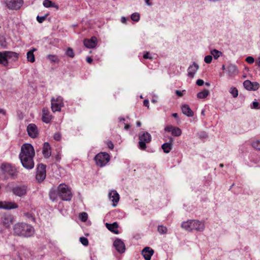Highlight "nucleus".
<instances>
[{"label":"nucleus","mask_w":260,"mask_h":260,"mask_svg":"<svg viewBox=\"0 0 260 260\" xmlns=\"http://www.w3.org/2000/svg\"><path fill=\"white\" fill-rule=\"evenodd\" d=\"M63 106V100L61 96H57L51 98V108L53 112H60Z\"/></svg>","instance_id":"nucleus-8"},{"label":"nucleus","mask_w":260,"mask_h":260,"mask_svg":"<svg viewBox=\"0 0 260 260\" xmlns=\"http://www.w3.org/2000/svg\"><path fill=\"white\" fill-rule=\"evenodd\" d=\"M143 57L145 58V59H151L152 58V56H151V55L150 54V53L148 52L145 53L143 55Z\"/></svg>","instance_id":"nucleus-48"},{"label":"nucleus","mask_w":260,"mask_h":260,"mask_svg":"<svg viewBox=\"0 0 260 260\" xmlns=\"http://www.w3.org/2000/svg\"><path fill=\"white\" fill-rule=\"evenodd\" d=\"M153 253V250L149 247H145L142 251V254L145 260H150Z\"/></svg>","instance_id":"nucleus-24"},{"label":"nucleus","mask_w":260,"mask_h":260,"mask_svg":"<svg viewBox=\"0 0 260 260\" xmlns=\"http://www.w3.org/2000/svg\"><path fill=\"white\" fill-rule=\"evenodd\" d=\"M127 18L124 17H122L121 19V21L122 23H125L126 21Z\"/></svg>","instance_id":"nucleus-55"},{"label":"nucleus","mask_w":260,"mask_h":260,"mask_svg":"<svg viewBox=\"0 0 260 260\" xmlns=\"http://www.w3.org/2000/svg\"><path fill=\"white\" fill-rule=\"evenodd\" d=\"M86 61L88 63H91L92 61V59L90 57H87L86 58Z\"/></svg>","instance_id":"nucleus-54"},{"label":"nucleus","mask_w":260,"mask_h":260,"mask_svg":"<svg viewBox=\"0 0 260 260\" xmlns=\"http://www.w3.org/2000/svg\"><path fill=\"white\" fill-rule=\"evenodd\" d=\"M19 58V54L12 51L0 52V64L6 67L11 62L16 61Z\"/></svg>","instance_id":"nucleus-4"},{"label":"nucleus","mask_w":260,"mask_h":260,"mask_svg":"<svg viewBox=\"0 0 260 260\" xmlns=\"http://www.w3.org/2000/svg\"><path fill=\"white\" fill-rule=\"evenodd\" d=\"M88 218L87 214L85 212H82L80 215V219L81 221L85 222L87 220Z\"/></svg>","instance_id":"nucleus-39"},{"label":"nucleus","mask_w":260,"mask_h":260,"mask_svg":"<svg viewBox=\"0 0 260 260\" xmlns=\"http://www.w3.org/2000/svg\"><path fill=\"white\" fill-rule=\"evenodd\" d=\"M222 69L223 70H226V69L225 68V67L224 65H222Z\"/></svg>","instance_id":"nucleus-62"},{"label":"nucleus","mask_w":260,"mask_h":260,"mask_svg":"<svg viewBox=\"0 0 260 260\" xmlns=\"http://www.w3.org/2000/svg\"><path fill=\"white\" fill-rule=\"evenodd\" d=\"M107 145L108 147L111 149H112L114 147V145L111 142H108L107 143Z\"/></svg>","instance_id":"nucleus-51"},{"label":"nucleus","mask_w":260,"mask_h":260,"mask_svg":"<svg viewBox=\"0 0 260 260\" xmlns=\"http://www.w3.org/2000/svg\"><path fill=\"white\" fill-rule=\"evenodd\" d=\"M173 141V138L170 139V142L168 143H164L162 145L161 148L165 153H168L170 152L172 149V142Z\"/></svg>","instance_id":"nucleus-27"},{"label":"nucleus","mask_w":260,"mask_h":260,"mask_svg":"<svg viewBox=\"0 0 260 260\" xmlns=\"http://www.w3.org/2000/svg\"><path fill=\"white\" fill-rule=\"evenodd\" d=\"M145 4L148 6H152V3L150 2V0H145Z\"/></svg>","instance_id":"nucleus-56"},{"label":"nucleus","mask_w":260,"mask_h":260,"mask_svg":"<svg viewBox=\"0 0 260 260\" xmlns=\"http://www.w3.org/2000/svg\"><path fill=\"white\" fill-rule=\"evenodd\" d=\"M181 110L182 113L188 117L193 116V112L188 105L184 104L182 106Z\"/></svg>","instance_id":"nucleus-26"},{"label":"nucleus","mask_w":260,"mask_h":260,"mask_svg":"<svg viewBox=\"0 0 260 260\" xmlns=\"http://www.w3.org/2000/svg\"><path fill=\"white\" fill-rule=\"evenodd\" d=\"M206 85L207 86H209L210 85V84L209 83H206Z\"/></svg>","instance_id":"nucleus-64"},{"label":"nucleus","mask_w":260,"mask_h":260,"mask_svg":"<svg viewBox=\"0 0 260 260\" xmlns=\"http://www.w3.org/2000/svg\"><path fill=\"white\" fill-rule=\"evenodd\" d=\"M226 72L229 78H233L239 73V70L235 64H230L226 68Z\"/></svg>","instance_id":"nucleus-19"},{"label":"nucleus","mask_w":260,"mask_h":260,"mask_svg":"<svg viewBox=\"0 0 260 260\" xmlns=\"http://www.w3.org/2000/svg\"><path fill=\"white\" fill-rule=\"evenodd\" d=\"M52 118V116L50 114V112L47 108H44L42 109V119L43 122L48 123L50 122Z\"/></svg>","instance_id":"nucleus-21"},{"label":"nucleus","mask_w":260,"mask_h":260,"mask_svg":"<svg viewBox=\"0 0 260 260\" xmlns=\"http://www.w3.org/2000/svg\"><path fill=\"white\" fill-rule=\"evenodd\" d=\"M37 51V49L33 48L27 52V60L31 63L35 61V57L34 52Z\"/></svg>","instance_id":"nucleus-28"},{"label":"nucleus","mask_w":260,"mask_h":260,"mask_svg":"<svg viewBox=\"0 0 260 260\" xmlns=\"http://www.w3.org/2000/svg\"><path fill=\"white\" fill-rule=\"evenodd\" d=\"M12 183L9 182L6 186L7 191L10 189L16 196L22 197L25 196L27 192V186L25 185H18L12 187Z\"/></svg>","instance_id":"nucleus-5"},{"label":"nucleus","mask_w":260,"mask_h":260,"mask_svg":"<svg viewBox=\"0 0 260 260\" xmlns=\"http://www.w3.org/2000/svg\"><path fill=\"white\" fill-rule=\"evenodd\" d=\"M212 60V56L211 55H207L204 58V61L206 63H210Z\"/></svg>","instance_id":"nucleus-44"},{"label":"nucleus","mask_w":260,"mask_h":260,"mask_svg":"<svg viewBox=\"0 0 260 260\" xmlns=\"http://www.w3.org/2000/svg\"><path fill=\"white\" fill-rule=\"evenodd\" d=\"M47 58L51 62L54 63H57L59 61L58 57L55 55L49 54L47 56Z\"/></svg>","instance_id":"nucleus-33"},{"label":"nucleus","mask_w":260,"mask_h":260,"mask_svg":"<svg viewBox=\"0 0 260 260\" xmlns=\"http://www.w3.org/2000/svg\"><path fill=\"white\" fill-rule=\"evenodd\" d=\"M141 122H140V121H137V125L138 126H141Z\"/></svg>","instance_id":"nucleus-60"},{"label":"nucleus","mask_w":260,"mask_h":260,"mask_svg":"<svg viewBox=\"0 0 260 260\" xmlns=\"http://www.w3.org/2000/svg\"><path fill=\"white\" fill-rule=\"evenodd\" d=\"M97 44V39L95 37L84 40V46L88 48H93Z\"/></svg>","instance_id":"nucleus-23"},{"label":"nucleus","mask_w":260,"mask_h":260,"mask_svg":"<svg viewBox=\"0 0 260 260\" xmlns=\"http://www.w3.org/2000/svg\"><path fill=\"white\" fill-rule=\"evenodd\" d=\"M175 92L176 94L179 96H182L183 95L182 92L179 90H176Z\"/></svg>","instance_id":"nucleus-53"},{"label":"nucleus","mask_w":260,"mask_h":260,"mask_svg":"<svg viewBox=\"0 0 260 260\" xmlns=\"http://www.w3.org/2000/svg\"><path fill=\"white\" fill-rule=\"evenodd\" d=\"M113 245L119 253H123L125 250V244L120 239H116L113 243Z\"/></svg>","instance_id":"nucleus-20"},{"label":"nucleus","mask_w":260,"mask_h":260,"mask_svg":"<svg viewBox=\"0 0 260 260\" xmlns=\"http://www.w3.org/2000/svg\"><path fill=\"white\" fill-rule=\"evenodd\" d=\"M43 5L45 8H54L56 10H58L59 7L55 3L52 2L50 0H45L43 2Z\"/></svg>","instance_id":"nucleus-29"},{"label":"nucleus","mask_w":260,"mask_h":260,"mask_svg":"<svg viewBox=\"0 0 260 260\" xmlns=\"http://www.w3.org/2000/svg\"><path fill=\"white\" fill-rule=\"evenodd\" d=\"M109 200L112 203V206L116 207L119 201V195L118 192L115 190H111L108 193Z\"/></svg>","instance_id":"nucleus-15"},{"label":"nucleus","mask_w":260,"mask_h":260,"mask_svg":"<svg viewBox=\"0 0 260 260\" xmlns=\"http://www.w3.org/2000/svg\"><path fill=\"white\" fill-rule=\"evenodd\" d=\"M42 152L44 156L46 158H49L51 156V147L48 142L44 143Z\"/></svg>","instance_id":"nucleus-25"},{"label":"nucleus","mask_w":260,"mask_h":260,"mask_svg":"<svg viewBox=\"0 0 260 260\" xmlns=\"http://www.w3.org/2000/svg\"><path fill=\"white\" fill-rule=\"evenodd\" d=\"M23 4L22 0H7L6 5L9 9L18 10Z\"/></svg>","instance_id":"nucleus-13"},{"label":"nucleus","mask_w":260,"mask_h":260,"mask_svg":"<svg viewBox=\"0 0 260 260\" xmlns=\"http://www.w3.org/2000/svg\"><path fill=\"white\" fill-rule=\"evenodd\" d=\"M181 227L188 232L196 231L202 233L205 230V223L203 220L189 219L182 222Z\"/></svg>","instance_id":"nucleus-2"},{"label":"nucleus","mask_w":260,"mask_h":260,"mask_svg":"<svg viewBox=\"0 0 260 260\" xmlns=\"http://www.w3.org/2000/svg\"><path fill=\"white\" fill-rule=\"evenodd\" d=\"M172 116L175 117V118H177L178 117V114H177V113H173V114H172Z\"/></svg>","instance_id":"nucleus-59"},{"label":"nucleus","mask_w":260,"mask_h":260,"mask_svg":"<svg viewBox=\"0 0 260 260\" xmlns=\"http://www.w3.org/2000/svg\"><path fill=\"white\" fill-rule=\"evenodd\" d=\"M66 54L70 57L73 58L74 56V53L73 49L71 48H68L66 51Z\"/></svg>","instance_id":"nucleus-40"},{"label":"nucleus","mask_w":260,"mask_h":260,"mask_svg":"<svg viewBox=\"0 0 260 260\" xmlns=\"http://www.w3.org/2000/svg\"><path fill=\"white\" fill-rule=\"evenodd\" d=\"M14 222V217L11 214H5L1 218L2 223L6 228L10 227Z\"/></svg>","instance_id":"nucleus-17"},{"label":"nucleus","mask_w":260,"mask_h":260,"mask_svg":"<svg viewBox=\"0 0 260 260\" xmlns=\"http://www.w3.org/2000/svg\"><path fill=\"white\" fill-rule=\"evenodd\" d=\"M219 166L220 167H222L223 166V165L221 164H220Z\"/></svg>","instance_id":"nucleus-63"},{"label":"nucleus","mask_w":260,"mask_h":260,"mask_svg":"<svg viewBox=\"0 0 260 260\" xmlns=\"http://www.w3.org/2000/svg\"><path fill=\"white\" fill-rule=\"evenodd\" d=\"M94 159L98 166L103 167L109 162L110 156L107 153L100 152L95 155Z\"/></svg>","instance_id":"nucleus-7"},{"label":"nucleus","mask_w":260,"mask_h":260,"mask_svg":"<svg viewBox=\"0 0 260 260\" xmlns=\"http://www.w3.org/2000/svg\"><path fill=\"white\" fill-rule=\"evenodd\" d=\"M28 136L31 138H36L39 134V130L37 125L34 123L29 124L27 127Z\"/></svg>","instance_id":"nucleus-14"},{"label":"nucleus","mask_w":260,"mask_h":260,"mask_svg":"<svg viewBox=\"0 0 260 260\" xmlns=\"http://www.w3.org/2000/svg\"><path fill=\"white\" fill-rule=\"evenodd\" d=\"M35 154L33 146L30 144H24L22 145L21 148V152L19 156L34 157Z\"/></svg>","instance_id":"nucleus-9"},{"label":"nucleus","mask_w":260,"mask_h":260,"mask_svg":"<svg viewBox=\"0 0 260 260\" xmlns=\"http://www.w3.org/2000/svg\"><path fill=\"white\" fill-rule=\"evenodd\" d=\"M80 241L84 246H87L88 244V241L86 238H85V237L80 238Z\"/></svg>","instance_id":"nucleus-43"},{"label":"nucleus","mask_w":260,"mask_h":260,"mask_svg":"<svg viewBox=\"0 0 260 260\" xmlns=\"http://www.w3.org/2000/svg\"><path fill=\"white\" fill-rule=\"evenodd\" d=\"M106 225L109 230L115 233H117V229L118 228V224L116 222H114L112 224L107 223Z\"/></svg>","instance_id":"nucleus-30"},{"label":"nucleus","mask_w":260,"mask_h":260,"mask_svg":"<svg viewBox=\"0 0 260 260\" xmlns=\"http://www.w3.org/2000/svg\"><path fill=\"white\" fill-rule=\"evenodd\" d=\"M199 68V65L195 62H193L187 69V75L190 78H193L195 74Z\"/></svg>","instance_id":"nucleus-22"},{"label":"nucleus","mask_w":260,"mask_h":260,"mask_svg":"<svg viewBox=\"0 0 260 260\" xmlns=\"http://www.w3.org/2000/svg\"><path fill=\"white\" fill-rule=\"evenodd\" d=\"M0 114H2L3 115H5V111L2 109H0Z\"/></svg>","instance_id":"nucleus-57"},{"label":"nucleus","mask_w":260,"mask_h":260,"mask_svg":"<svg viewBox=\"0 0 260 260\" xmlns=\"http://www.w3.org/2000/svg\"><path fill=\"white\" fill-rule=\"evenodd\" d=\"M46 166L43 164H40L37 167L36 179L38 182H42L46 178Z\"/></svg>","instance_id":"nucleus-12"},{"label":"nucleus","mask_w":260,"mask_h":260,"mask_svg":"<svg viewBox=\"0 0 260 260\" xmlns=\"http://www.w3.org/2000/svg\"><path fill=\"white\" fill-rule=\"evenodd\" d=\"M210 53L215 59H217L222 55V52L216 49L211 50Z\"/></svg>","instance_id":"nucleus-34"},{"label":"nucleus","mask_w":260,"mask_h":260,"mask_svg":"<svg viewBox=\"0 0 260 260\" xmlns=\"http://www.w3.org/2000/svg\"><path fill=\"white\" fill-rule=\"evenodd\" d=\"M1 169L3 172L7 174L10 178L15 179L17 178L18 172L16 167L7 162L3 163L1 166Z\"/></svg>","instance_id":"nucleus-6"},{"label":"nucleus","mask_w":260,"mask_h":260,"mask_svg":"<svg viewBox=\"0 0 260 260\" xmlns=\"http://www.w3.org/2000/svg\"><path fill=\"white\" fill-rule=\"evenodd\" d=\"M209 94V90L207 89H204L202 91L197 94V98L200 99L206 98Z\"/></svg>","instance_id":"nucleus-31"},{"label":"nucleus","mask_w":260,"mask_h":260,"mask_svg":"<svg viewBox=\"0 0 260 260\" xmlns=\"http://www.w3.org/2000/svg\"><path fill=\"white\" fill-rule=\"evenodd\" d=\"M46 17L47 15L44 16H38L37 17V19L39 23H42L46 19Z\"/></svg>","instance_id":"nucleus-46"},{"label":"nucleus","mask_w":260,"mask_h":260,"mask_svg":"<svg viewBox=\"0 0 260 260\" xmlns=\"http://www.w3.org/2000/svg\"><path fill=\"white\" fill-rule=\"evenodd\" d=\"M131 19L134 21H138L140 20V15L138 13H134L131 15Z\"/></svg>","instance_id":"nucleus-38"},{"label":"nucleus","mask_w":260,"mask_h":260,"mask_svg":"<svg viewBox=\"0 0 260 260\" xmlns=\"http://www.w3.org/2000/svg\"><path fill=\"white\" fill-rule=\"evenodd\" d=\"M15 234L23 237H29L35 233L34 228L30 225L24 222L16 223L13 226Z\"/></svg>","instance_id":"nucleus-3"},{"label":"nucleus","mask_w":260,"mask_h":260,"mask_svg":"<svg viewBox=\"0 0 260 260\" xmlns=\"http://www.w3.org/2000/svg\"><path fill=\"white\" fill-rule=\"evenodd\" d=\"M252 147L257 150L260 151V140L255 139L251 143Z\"/></svg>","instance_id":"nucleus-32"},{"label":"nucleus","mask_w":260,"mask_h":260,"mask_svg":"<svg viewBox=\"0 0 260 260\" xmlns=\"http://www.w3.org/2000/svg\"><path fill=\"white\" fill-rule=\"evenodd\" d=\"M151 102H152V103H156L157 101H156V100L152 99V100H151Z\"/></svg>","instance_id":"nucleus-61"},{"label":"nucleus","mask_w":260,"mask_h":260,"mask_svg":"<svg viewBox=\"0 0 260 260\" xmlns=\"http://www.w3.org/2000/svg\"><path fill=\"white\" fill-rule=\"evenodd\" d=\"M53 138L54 140L56 141H60L61 140V136L60 133H56L54 134Z\"/></svg>","instance_id":"nucleus-47"},{"label":"nucleus","mask_w":260,"mask_h":260,"mask_svg":"<svg viewBox=\"0 0 260 260\" xmlns=\"http://www.w3.org/2000/svg\"><path fill=\"white\" fill-rule=\"evenodd\" d=\"M151 140V136L148 132H144L143 134L139 136V148L142 150L146 148V143H149Z\"/></svg>","instance_id":"nucleus-10"},{"label":"nucleus","mask_w":260,"mask_h":260,"mask_svg":"<svg viewBox=\"0 0 260 260\" xmlns=\"http://www.w3.org/2000/svg\"><path fill=\"white\" fill-rule=\"evenodd\" d=\"M251 108L252 109H260V103L256 101H253Z\"/></svg>","instance_id":"nucleus-42"},{"label":"nucleus","mask_w":260,"mask_h":260,"mask_svg":"<svg viewBox=\"0 0 260 260\" xmlns=\"http://www.w3.org/2000/svg\"><path fill=\"white\" fill-rule=\"evenodd\" d=\"M255 63L258 67H260V56H258L256 58Z\"/></svg>","instance_id":"nucleus-50"},{"label":"nucleus","mask_w":260,"mask_h":260,"mask_svg":"<svg viewBox=\"0 0 260 260\" xmlns=\"http://www.w3.org/2000/svg\"><path fill=\"white\" fill-rule=\"evenodd\" d=\"M165 131L168 132H171L172 135L175 137H179L182 134L181 129L176 126L169 125L165 127Z\"/></svg>","instance_id":"nucleus-18"},{"label":"nucleus","mask_w":260,"mask_h":260,"mask_svg":"<svg viewBox=\"0 0 260 260\" xmlns=\"http://www.w3.org/2000/svg\"><path fill=\"white\" fill-rule=\"evenodd\" d=\"M229 92L234 98H236L238 95V90L236 87H231L230 89Z\"/></svg>","instance_id":"nucleus-35"},{"label":"nucleus","mask_w":260,"mask_h":260,"mask_svg":"<svg viewBox=\"0 0 260 260\" xmlns=\"http://www.w3.org/2000/svg\"><path fill=\"white\" fill-rule=\"evenodd\" d=\"M259 85L258 83L256 82H251V90H256L258 89Z\"/></svg>","instance_id":"nucleus-41"},{"label":"nucleus","mask_w":260,"mask_h":260,"mask_svg":"<svg viewBox=\"0 0 260 260\" xmlns=\"http://www.w3.org/2000/svg\"><path fill=\"white\" fill-rule=\"evenodd\" d=\"M129 128V125L128 124H125L124 126V129H128Z\"/></svg>","instance_id":"nucleus-58"},{"label":"nucleus","mask_w":260,"mask_h":260,"mask_svg":"<svg viewBox=\"0 0 260 260\" xmlns=\"http://www.w3.org/2000/svg\"><path fill=\"white\" fill-rule=\"evenodd\" d=\"M143 104L145 106L147 107L148 108H149V101L148 100H145L144 101Z\"/></svg>","instance_id":"nucleus-52"},{"label":"nucleus","mask_w":260,"mask_h":260,"mask_svg":"<svg viewBox=\"0 0 260 260\" xmlns=\"http://www.w3.org/2000/svg\"><path fill=\"white\" fill-rule=\"evenodd\" d=\"M246 61L250 64H252L254 62V59L252 56H249L246 58Z\"/></svg>","instance_id":"nucleus-45"},{"label":"nucleus","mask_w":260,"mask_h":260,"mask_svg":"<svg viewBox=\"0 0 260 260\" xmlns=\"http://www.w3.org/2000/svg\"><path fill=\"white\" fill-rule=\"evenodd\" d=\"M23 167L27 169H31L34 167V157L19 156Z\"/></svg>","instance_id":"nucleus-11"},{"label":"nucleus","mask_w":260,"mask_h":260,"mask_svg":"<svg viewBox=\"0 0 260 260\" xmlns=\"http://www.w3.org/2000/svg\"><path fill=\"white\" fill-rule=\"evenodd\" d=\"M51 200L55 201L58 197L64 201H70L72 198L71 188L64 183L59 185L57 189L52 188L49 192Z\"/></svg>","instance_id":"nucleus-1"},{"label":"nucleus","mask_w":260,"mask_h":260,"mask_svg":"<svg viewBox=\"0 0 260 260\" xmlns=\"http://www.w3.org/2000/svg\"><path fill=\"white\" fill-rule=\"evenodd\" d=\"M244 87L248 90H251V82L248 80L243 82Z\"/></svg>","instance_id":"nucleus-37"},{"label":"nucleus","mask_w":260,"mask_h":260,"mask_svg":"<svg viewBox=\"0 0 260 260\" xmlns=\"http://www.w3.org/2000/svg\"><path fill=\"white\" fill-rule=\"evenodd\" d=\"M158 232L160 234H166L168 231V229L167 227L163 226V225H159L157 228Z\"/></svg>","instance_id":"nucleus-36"},{"label":"nucleus","mask_w":260,"mask_h":260,"mask_svg":"<svg viewBox=\"0 0 260 260\" xmlns=\"http://www.w3.org/2000/svg\"><path fill=\"white\" fill-rule=\"evenodd\" d=\"M18 207L17 204L13 202L0 201V209L11 210L17 209Z\"/></svg>","instance_id":"nucleus-16"},{"label":"nucleus","mask_w":260,"mask_h":260,"mask_svg":"<svg viewBox=\"0 0 260 260\" xmlns=\"http://www.w3.org/2000/svg\"><path fill=\"white\" fill-rule=\"evenodd\" d=\"M204 81L202 79H198L196 82V84L198 86H202L204 84Z\"/></svg>","instance_id":"nucleus-49"}]
</instances>
